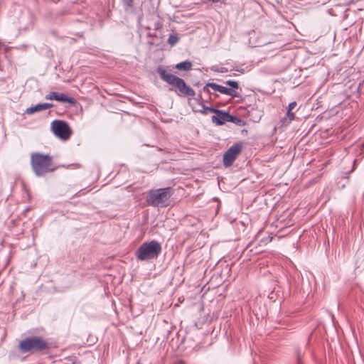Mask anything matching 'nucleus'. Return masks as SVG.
I'll return each instance as SVG.
<instances>
[{"instance_id":"4468645a","label":"nucleus","mask_w":364,"mask_h":364,"mask_svg":"<svg viewBox=\"0 0 364 364\" xmlns=\"http://www.w3.org/2000/svg\"><path fill=\"white\" fill-rule=\"evenodd\" d=\"M229 122H232L238 126H245L246 124L245 122L243 119H242L241 118H239L235 116H232L231 114H230V117L229 119Z\"/></svg>"},{"instance_id":"f8f14e48","label":"nucleus","mask_w":364,"mask_h":364,"mask_svg":"<svg viewBox=\"0 0 364 364\" xmlns=\"http://www.w3.org/2000/svg\"><path fill=\"white\" fill-rule=\"evenodd\" d=\"M219 92L224 94V95L231 96L232 97H239V94L237 92H236L233 89L228 88V87H223L222 85H220Z\"/></svg>"},{"instance_id":"4be33fe9","label":"nucleus","mask_w":364,"mask_h":364,"mask_svg":"<svg viewBox=\"0 0 364 364\" xmlns=\"http://www.w3.org/2000/svg\"><path fill=\"white\" fill-rule=\"evenodd\" d=\"M232 70H236L237 72H240V73H245V70L244 69L233 68Z\"/></svg>"},{"instance_id":"9d476101","label":"nucleus","mask_w":364,"mask_h":364,"mask_svg":"<svg viewBox=\"0 0 364 364\" xmlns=\"http://www.w3.org/2000/svg\"><path fill=\"white\" fill-rule=\"evenodd\" d=\"M53 107V105L51 103H40L35 106L30 107L27 108L25 111V114H32L37 112H41L43 110H46L47 109L51 108Z\"/></svg>"},{"instance_id":"dca6fc26","label":"nucleus","mask_w":364,"mask_h":364,"mask_svg":"<svg viewBox=\"0 0 364 364\" xmlns=\"http://www.w3.org/2000/svg\"><path fill=\"white\" fill-rule=\"evenodd\" d=\"M291 119L288 118L287 116H284L279 121L280 127H287L291 123Z\"/></svg>"},{"instance_id":"f03ea898","label":"nucleus","mask_w":364,"mask_h":364,"mask_svg":"<svg viewBox=\"0 0 364 364\" xmlns=\"http://www.w3.org/2000/svg\"><path fill=\"white\" fill-rule=\"evenodd\" d=\"M31 166L33 173L38 177L43 176L46 173L53 172L57 169V166L53 165L51 156L39 152L31 154Z\"/></svg>"},{"instance_id":"6e6552de","label":"nucleus","mask_w":364,"mask_h":364,"mask_svg":"<svg viewBox=\"0 0 364 364\" xmlns=\"http://www.w3.org/2000/svg\"><path fill=\"white\" fill-rule=\"evenodd\" d=\"M45 99L48 100H57L63 102H68L70 104L75 103V100L73 97H70L64 93H59L57 92H50L46 95Z\"/></svg>"},{"instance_id":"39448f33","label":"nucleus","mask_w":364,"mask_h":364,"mask_svg":"<svg viewBox=\"0 0 364 364\" xmlns=\"http://www.w3.org/2000/svg\"><path fill=\"white\" fill-rule=\"evenodd\" d=\"M172 193L171 188L151 190L146 199L147 203L154 207H166Z\"/></svg>"},{"instance_id":"423d86ee","label":"nucleus","mask_w":364,"mask_h":364,"mask_svg":"<svg viewBox=\"0 0 364 364\" xmlns=\"http://www.w3.org/2000/svg\"><path fill=\"white\" fill-rule=\"evenodd\" d=\"M51 129L54 134L62 140H68L72 131L68 124L63 120H54L51 122Z\"/></svg>"},{"instance_id":"412c9836","label":"nucleus","mask_w":364,"mask_h":364,"mask_svg":"<svg viewBox=\"0 0 364 364\" xmlns=\"http://www.w3.org/2000/svg\"><path fill=\"white\" fill-rule=\"evenodd\" d=\"M126 4L129 7H132L133 6L134 0H125Z\"/></svg>"},{"instance_id":"9b49d317","label":"nucleus","mask_w":364,"mask_h":364,"mask_svg":"<svg viewBox=\"0 0 364 364\" xmlns=\"http://www.w3.org/2000/svg\"><path fill=\"white\" fill-rule=\"evenodd\" d=\"M192 63L189 60L181 62L175 65V68L180 70L189 71L192 69Z\"/></svg>"},{"instance_id":"20e7f679","label":"nucleus","mask_w":364,"mask_h":364,"mask_svg":"<svg viewBox=\"0 0 364 364\" xmlns=\"http://www.w3.org/2000/svg\"><path fill=\"white\" fill-rule=\"evenodd\" d=\"M161 252L160 243L153 240L143 242L135 252L137 260L149 261L156 259Z\"/></svg>"},{"instance_id":"f257e3e1","label":"nucleus","mask_w":364,"mask_h":364,"mask_svg":"<svg viewBox=\"0 0 364 364\" xmlns=\"http://www.w3.org/2000/svg\"><path fill=\"white\" fill-rule=\"evenodd\" d=\"M157 73L160 78L171 86V90H174L178 96L193 97L196 95L194 90L188 86L184 80L167 72L161 66L157 68Z\"/></svg>"},{"instance_id":"ddd939ff","label":"nucleus","mask_w":364,"mask_h":364,"mask_svg":"<svg viewBox=\"0 0 364 364\" xmlns=\"http://www.w3.org/2000/svg\"><path fill=\"white\" fill-rule=\"evenodd\" d=\"M209 87L212 88L214 92H219L220 85L215 82H208L204 87L203 91L210 93Z\"/></svg>"},{"instance_id":"0eeeda50","label":"nucleus","mask_w":364,"mask_h":364,"mask_svg":"<svg viewBox=\"0 0 364 364\" xmlns=\"http://www.w3.org/2000/svg\"><path fill=\"white\" fill-rule=\"evenodd\" d=\"M242 146L240 144H235L231 146L223 156V164L225 167L230 166L238 154L241 152Z\"/></svg>"},{"instance_id":"f3484780","label":"nucleus","mask_w":364,"mask_h":364,"mask_svg":"<svg viewBox=\"0 0 364 364\" xmlns=\"http://www.w3.org/2000/svg\"><path fill=\"white\" fill-rule=\"evenodd\" d=\"M225 84L227 85H229L230 87H231L233 89H237L239 87V85H238V82L237 81L227 80L225 82Z\"/></svg>"},{"instance_id":"5701e85b","label":"nucleus","mask_w":364,"mask_h":364,"mask_svg":"<svg viewBox=\"0 0 364 364\" xmlns=\"http://www.w3.org/2000/svg\"><path fill=\"white\" fill-rule=\"evenodd\" d=\"M208 109H205V107H204V109L202 111V113H203V114H208Z\"/></svg>"},{"instance_id":"6ab92c4d","label":"nucleus","mask_w":364,"mask_h":364,"mask_svg":"<svg viewBox=\"0 0 364 364\" xmlns=\"http://www.w3.org/2000/svg\"><path fill=\"white\" fill-rule=\"evenodd\" d=\"M296 102H292L289 104L287 109L292 111V109H294L296 107Z\"/></svg>"},{"instance_id":"2eb2a0df","label":"nucleus","mask_w":364,"mask_h":364,"mask_svg":"<svg viewBox=\"0 0 364 364\" xmlns=\"http://www.w3.org/2000/svg\"><path fill=\"white\" fill-rule=\"evenodd\" d=\"M179 41V38L177 36V35L175 34H171L168 38V43L171 46L176 45Z\"/></svg>"},{"instance_id":"1a4fd4ad","label":"nucleus","mask_w":364,"mask_h":364,"mask_svg":"<svg viewBox=\"0 0 364 364\" xmlns=\"http://www.w3.org/2000/svg\"><path fill=\"white\" fill-rule=\"evenodd\" d=\"M230 114L223 110L218 112L216 115H213L211 117L212 122L217 125H223L225 122H229Z\"/></svg>"},{"instance_id":"aec40b11","label":"nucleus","mask_w":364,"mask_h":364,"mask_svg":"<svg viewBox=\"0 0 364 364\" xmlns=\"http://www.w3.org/2000/svg\"><path fill=\"white\" fill-rule=\"evenodd\" d=\"M205 109H208V112H213V113H215V114H218V112L220 111V109H217L215 108L210 107H205Z\"/></svg>"},{"instance_id":"a211bd4d","label":"nucleus","mask_w":364,"mask_h":364,"mask_svg":"<svg viewBox=\"0 0 364 364\" xmlns=\"http://www.w3.org/2000/svg\"><path fill=\"white\" fill-rule=\"evenodd\" d=\"M286 116L288 118L291 119V121H293L295 119V114L289 109H287Z\"/></svg>"},{"instance_id":"7ed1b4c3","label":"nucleus","mask_w":364,"mask_h":364,"mask_svg":"<svg viewBox=\"0 0 364 364\" xmlns=\"http://www.w3.org/2000/svg\"><path fill=\"white\" fill-rule=\"evenodd\" d=\"M50 348V343L41 336H31L22 340L18 345L19 350L23 353H43Z\"/></svg>"},{"instance_id":"393cba45","label":"nucleus","mask_w":364,"mask_h":364,"mask_svg":"<svg viewBox=\"0 0 364 364\" xmlns=\"http://www.w3.org/2000/svg\"><path fill=\"white\" fill-rule=\"evenodd\" d=\"M355 162H356V160H354V162H353V167L355 166Z\"/></svg>"},{"instance_id":"b1692460","label":"nucleus","mask_w":364,"mask_h":364,"mask_svg":"<svg viewBox=\"0 0 364 364\" xmlns=\"http://www.w3.org/2000/svg\"><path fill=\"white\" fill-rule=\"evenodd\" d=\"M301 355L299 353L298 354V362H300V360H301Z\"/></svg>"}]
</instances>
